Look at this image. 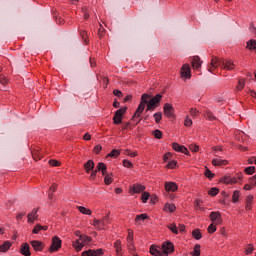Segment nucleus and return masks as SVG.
Returning a JSON list of instances; mask_svg holds the SVG:
<instances>
[{
  "mask_svg": "<svg viewBox=\"0 0 256 256\" xmlns=\"http://www.w3.org/2000/svg\"><path fill=\"white\" fill-rule=\"evenodd\" d=\"M162 99L163 95L161 94H157L154 97L148 94H142L141 102L132 117V120L136 121V125L141 123V113L145 111V106L147 105L146 111H155V109L159 107V103H161Z\"/></svg>",
  "mask_w": 256,
  "mask_h": 256,
  "instance_id": "1",
  "label": "nucleus"
},
{
  "mask_svg": "<svg viewBox=\"0 0 256 256\" xmlns=\"http://www.w3.org/2000/svg\"><path fill=\"white\" fill-rule=\"evenodd\" d=\"M219 67H221V69H226L227 71H233L235 69V64H233L231 60L212 57L210 64L208 65V71L210 73H215V70Z\"/></svg>",
  "mask_w": 256,
  "mask_h": 256,
  "instance_id": "2",
  "label": "nucleus"
},
{
  "mask_svg": "<svg viewBox=\"0 0 256 256\" xmlns=\"http://www.w3.org/2000/svg\"><path fill=\"white\" fill-rule=\"evenodd\" d=\"M174 251H175V247L171 242H166L162 244L161 248L155 245L150 246V253L151 255H154V256H168L169 253H173Z\"/></svg>",
  "mask_w": 256,
  "mask_h": 256,
  "instance_id": "3",
  "label": "nucleus"
},
{
  "mask_svg": "<svg viewBox=\"0 0 256 256\" xmlns=\"http://www.w3.org/2000/svg\"><path fill=\"white\" fill-rule=\"evenodd\" d=\"M127 112V107L120 108L115 112V115L113 117V123L114 125H120V123L123 122V115Z\"/></svg>",
  "mask_w": 256,
  "mask_h": 256,
  "instance_id": "4",
  "label": "nucleus"
},
{
  "mask_svg": "<svg viewBox=\"0 0 256 256\" xmlns=\"http://www.w3.org/2000/svg\"><path fill=\"white\" fill-rule=\"evenodd\" d=\"M61 249V238L54 236L52 238V244L49 248L50 253H54V251H59Z\"/></svg>",
  "mask_w": 256,
  "mask_h": 256,
  "instance_id": "5",
  "label": "nucleus"
},
{
  "mask_svg": "<svg viewBox=\"0 0 256 256\" xmlns=\"http://www.w3.org/2000/svg\"><path fill=\"white\" fill-rule=\"evenodd\" d=\"M243 179V174L238 175V177L225 176L221 179L222 183H228L230 185H235L239 180Z\"/></svg>",
  "mask_w": 256,
  "mask_h": 256,
  "instance_id": "6",
  "label": "nucleus"
},
{
  "mask_svg": "<svg viewBox=\"0 0 256 256\" xmlns=\"http://www.w3.org/2000/svg\"><path fill=\"white\" fill-rule=\"evenodd\" d=\"M181 75L185 79H191V67L189 64H184L181 68Z\"/></svg>",
  "mask_w": 256,
  "mask_h": 256,
  "instance_id": "7",
  "label": "nucleus"
},
{
  "mask_svg": "<svg viewBox=\"0 0 256 256\" xmlns=\"http://www.w3.org/2000/svg\"><path fill=\"white\" fill-rule=\"evenodd\" d=\"M172 148L174 151H177L178 153H184L185 155H189V150L183 145H179V143L174 142L172 144Z\"/></svg>",
  "mask_w": 256,
  "mask_h": 256,
  "instance_id": "8",
  "label": "nucleus"
},
{
  "mask_svg": "<svg viewBox=\"0 0 256 256\" xmlns=\"http://www.w3.org/2000/svg\"><path fill=\"white\" fill-rule=\"evenodd\" d=\"M103 255V249H97V250H86L82 252V256H101Z\"/></svg>",
  "mask_w": 256,
  "mask_h": 256,
  "instance_id": "9",
  "label": "nucleus"
},
{
  "mask_svg": "<svg viewBox=\"0 0 256 256\" xmlns=\"http://www.w3.org/2000/svg\"><path fill=\"white\" fill-rule=\"evenodd\" d=\"M212 165H214V167H223L227 165V160L221 159L220 156H216V158L212 159Z\"/></svg>",
  "mask_w": 256,
  "mask_h": 256,
  "instance_id": "10",
  "label": "nucleus"
},
{
  "mask_svg": "<svg viewBox=\"0 0 256 256\" xmlns=\"http://www.w3.org/2000/svg\"><path fill=\"white\" fill-rule=\"evenodd\" d=\"M179 189V186H177V183L175 182H166L165 183V190L169 193H175Z\"/></svg>",
  "mask_w": 256,
  "mask_h": 256,
  "instance_id": "11",
  "label": "nucleus"
},
{
  "mask_svg": "<svg viewBox=\"0 0 256 256\" xmlns=\"http://www.w3.org/2000/svg\"><path fill=\"white\" fill-rule=\"evenodd\" d=\"M209 217L213 223H216V225H220V223H221V213L220 212H211Z\"/></svg>",
  "mask_w": 256,
  "mask_h": 256,
  "instance_id": "12",
  "label": "nucleus"
},
{
  "mask_svg": "<svg viewBox=\"0 0 256 256\" xmlns=\"http://www.w3.org/2000/svg\"><path fill=\"white\" fill-rule=\"evenodd\" d=\"M164 115H166V117H175V114L173 113V106L169 103H166L164 105Z\"/></svg>",
  "mask_w": 256,
  "mask_h": 256,
  "instance_id": "13",
  "label": "nucleus"
},
{
  "mask_svg": "<svg viewBox=\"0 0 256 256\" xmlns=\"http://www.w3.org/2000/svg\"><path fill=\"white\" fill-rule=\"evenodd\" d=\"M38 209H33L28 215V223H35L37 219H39V215L37 214Z\"/></svg>",
  "mask_w": 256,
  "mask_h": 256,
  "instance_id": "14",
  "label": "nucleus"
},
{
  "mask_svg": "<svg viewBox=\"0 0 256 256\" xmlns=\"http://www.w3.org/2000/svg\"><path fill=\"white\" fill-rule=\"evenodd\" d=\"M20 253L24 256H31V248L29 244L23 243L20 248Z\"/></svg>",
  "mask_w": 256,
  "mask_h": 256,
  "instance_id": "15",
  "label": "nucleus"
},
{
  "mask_svg": "<svg viewBox=\"0 0 256 256\" xmlns=\"http://www.w3.org/2000/svg\"><path fill=\"white\" fill-rule=\"evenodd\" d=\"M30 244L32 245L34 251H43V247H44L43 242L33 240L30 242Z\"/></svg>",
  "mask_w": 256,
  "mask_h": 256,
  "instance_id": "16",
  "label": "nucleus"
},
{
  "mask_svg": "<svg viewBox=\"0 0 256 256\" xmlns=\"http://www.w3.org/2000/svg\"><path fill=\"white\" fill-rule=\"evenodd\" d=\"M191 61H192L193 69H199L201 67L202 63H203L201 61V58H199V56L192 57Z\"/></svg>",
  "mask_w": 256,
  "mask_h": 256,
  "instance_id": "17",
  "label": "nucleus"
},
{
  "mask_svg": "<svg viewBox=\"0 0 256 256\" xmlns=\"http://www.w3.org/2000/svg\"><path fill=\"white\" fill-rule=\"evenodd\" d=\"M84 169L86 173H91V171L95 169V162H93V160H88L87 163L84 164Z\"/></svg>",
  "mask_w": 256,
  "mask_h": 256,
  "instance_id": "18",
  "label": "nucleus"
},
{
  "mask_svg": "<svg viewBox=\"0 0 256 256\" xmlns=\"http://www.w3.org/2000/svg\"><path fill=\"white\" fill-rule=\"evenodd\" d=\"M143 191H145V186L141 184H135L134 186L131 187L132 193H143Z\"/></svg>",
  "mask_w": 256,
  "mask_h": 256,
  "instance_id": "19",
  "label": "nucleus"
},
{
  "mask_svg": "<svg viewBox=\"0 0 256 256\" xmlns=\"http://www.w3.org/2000/svg\"><path fill=\"white\" fill-rule=\"evenodd\" d=\"M97 171H101L102 175H107V165L105 163L100 162L97 164Z\"/></svg>",
  "mask_w": 256,
  "mask_h": 256,
  "instance_id": "20",
  "label": "nucleus"
},
{
  "mask_svg": "<svg viewBox=\"0 0 256 256\" xmlns=\"http://www.w3.org/2000/svg\"><path fill=\"white\" fill-rule=\"evenodd\" d=\"M11 249V243L9 241H5L3 245H0V252L5 253Z\"/></svg>",
  "mask_w": 256,
  "mask_h": 256,
  "instance_id": "21",
  "label": "nucleus"
},
{
  "mask_svg": "<svg viewBox=\"0 0 256 256\" xmlns=\"http://www.w3.org/2000/svg\"><path fill=\"white\" fill-rule=\"evenodd\" d=\"M246 48L249 49L250 51L256 52V40H249L247 42Z\"/></svg>",
  "mask_w": 256,
  "mask_h": 256,
  "instance_id": "22",
  "label": "nucleus"
},
{
  "mask_svg": "<svg viewBox=\"0 0 256 256\" xmlns=\"http://www.w3.org/2000/svg\"><path fill=\"white\" fill-rule=\"evenodd\" d=\"M191 255L193 256H201V245L196 244L194 247V251L191 252Z\"/></svg>",
  "mask_w": 256,
  "mask_h": 256,
  "instance_id": "23",
  "label": "nucleus"
},
{
  "mask_svg": "<svg viewBox=\"0 0 256 256\" xmlns=\"http://www.w3.org/2000/svg\"><path fill=\"white\" fill-rule=\"evenodd\" d=\"M105 185H111L113 183V174H106L104 176Z\"/></svg>",
  "mask_w": 256,
  "mask_h": 256,
  "instance_id": "24",
  "label": "nucleus"
},
{
  "mask_svg": "<svg viewBox=\"0 0 256 256\" xmlns=\"http://www.w3.org/2000/svg\"><path fill=\"white\" fill-rule=\"evenodd\" d=\"M252 203H253V196L252 195H249L248 197H247V199H246V209L248 210V211H251V205H252Z\"/></svg>",
  "mask_w": 256,
  "mask_h": 256,
  "instance_id": "25",
  "label": "nucleus"
},
{
  "mask_svg": "<svg viewBox=\"0 0 256 256\" xmlns=\"http://www.w3.org/2000/svg\"><path fill=\"white\" fill-rule=\"evenodd\" d=\"M109 223V216H105L102 220H100L101 229H105Z\"/></svg>",
  "mask_w": 256,
  "mask_h": 256,
  "instance_id": "26",
  "label": "nucleus"
},
{
  "mask_svg": "<svg viewBox=\"0 0 256 256\" xmlns=\"http://www.w3.org/2000/svg\"><path fill=\"white\" fill-rule=\"evenodd\" d=\"M119 155H121V151L117 150V149H113L108 155L107 157H113L114 159H116V157H119Z\"/></svg>",
  "mask_w": 256,
  "mask_h": 256,
  "instance_id": "27",
  "label": "nucleus"
},
{
  "mask_svg": "<svg viewBox=\"0 0 256 256\" xmlns=\"http://www.w3.org/2000/svg\"><path fill=\"white\" fill-rule=\"evenodd\" d=\"M77 209L82 213L83 215H91V210L83 207V206H77Z\"/></svg>",
  "mask_w": 256,
  "mask_h": 256,
  "instance_id": "28",
  "label": "nucleus"
},
{
  "mask_svg": "<svg viewBox=\"0 0 256 256\" xmlns=\"http://www.w3.org/2000/svg\"><path fill=\"white\" fill-rule=\"evenodd\" d=\"M192 235L194 237V239H196L197 241H199V239H201L202 235H201V230L199 229H194L192 231Z\"/></svg>",
  "mask_w": 256,
  "mask_h": 256,
  "instance_id": "29",
  "label": "nucleus"
},
{
  "mask_svg": "<svg viewBox=\"0 0 256 256\" xmlns=\"http://www.w3.org/2000/svg\"><path fill=\"white\" fill-rule=\"evenodd\" d=\"M245 88V79L238 80V86L236 87L237 91H243Z\"/></svg>",
  "mask_w": 256,
  "mask_h": 256,
  "instance_id": "30",
  "label": "nucleus"
},
{
  "mask_svg": "<svg viewBox=\"0 0 256 256\" xmlns=\"http://www.w3.org/2000/svg\"><path fill=\"white\" fill-rule=\"evenodd\" d=\"M57 191V184H52L49 190V199H53V193Z\"/></svg>",
  "mask_w": 256,
  "mask_h": 256,
  "instance_id": "31",
  "label": "nucleus"
},
{
  "mask_svg": "<svg viewBox=\"0 0 256 256\" xmlns=\"http://www.w3.org/2000/svg\"><path fill=\"white\" fill-rule=\"evenodd\" d=\"M246 175H253L255 173V166H249L244 169Z\"/></svg>",
  "mask_w": 256,
  "mask_h": 256,
  "instance_id": "32",
  "label": "nucleus"
},
{
  "mask_svg": "<svg viewBox=\"0 0 256 256\" xmlns=\"http://www.w3.org/2000/svg\"><path fill=\"white\" fill-rule=\"evenodd\" d=\"M73 247L76 251H81L83 249V244L79 241L73 242Z\"/></svg>",
  "mask_w": 256,
  "mask_h": 256,
  "instance_id": "33",
  "label": "nucleus"
},
{
  "mask_svg": "<svg viewBox=\"0 0 256 256\" xmlns=\"http://www.w3.org/2000/svg\"><path fill=\"white\" fill-rule=\"evenodd\" d=\"M165 211H170V213H173L175 209H177L174 204H165L164 206Z\"/></svg>",
  "mask_w": 256,
  "mask_h": 256,
  "instance_id": "34",
  "label": "nucleus"
},
{
  "mask_svg": "<svg viewBox=\"0 0 256 256\" xmlns=\"http://www.w3.org/2000/svg\"><path fill=\"white\" fill-rule=\"evenodd\" d=\"M153 117H154L156 123H160L161 119L163 118V113L157 112L153 115Z\"/></svg>",
  "mask_w": 256,
  "mask_h": 256,
  "instance_id": "35",
  "label": "nucleus"
},
{
  "mask_svg": "<svg viewBox=\"0 0 256 256\" xmlns=\"http://www.w3.org/2000/svg\"><path fill=\"white\" fill-rule=\"evenodd\" d=\"M149 216L147 214H140L136 216V223H139V221H145V219H148Z\"/></svg>",
  "mask_w": 256,
  "mask_h": 256,
  "instance_id": "36",
  "label": "nucleus"
},
{
  "mask_svg": "<svg viewBox=\"0 0 256 256\" xmlns=\"http://www.w3.org/2000/svg\"><path fill=\"white\" fill-rule=\"evenodd\" d=\"M205 177L208 179H213L215 177V174L211 172L208 168H206V171L204 172Z\"/></svg>",
  "mask_w": 256,
  "mask_h": 256,
  "instance_id": "37",
  "label": "nucleus"
},
{
  "mask_svg": "<svg viewBox=\"0 0 256 256\" xmlns=\"http://www.w3.org/2000/svg\"><path fill=\"white\" fill-rule=\"evenodd\" d=\"M233 203H237L239 201V190H235L232 195Z\"/></svg>",
  "mask_w": 256,
  "mask_h": 256,
  "instance_id": "38",
  "label": "nucleus"
},
{
  "mask_svg": "<svg viewBox=\"0 0 256 256\" xmlns=\"http://www.w3.org/2000/svg\"><path fill=\"white\" fill-rule=\"evenodd\" d=\"M213 151H214L215 157H219V155H221V152L223 151V148H221L220 146H217L213 148Z\"/></svg>",
  "mask_w": 256,
  "mask_h": 256,
  "instance_id": "39",
  "label": "nucleus"
},
{
  "mask_svg": "<svg viewBox=\"0 0 256 256\" xmlns=\"http://www.w3.org/2000/svg\"><path fill=\"white\" fill-rule=\"evenodd\" d=\"M80 241H82V243H91V237L80 235Z\"/></svg>",
  "mask_w": 256,
  "mask_h": 256,
  "instance_id": "40",
  "label": "nucleus"
},
{
  "mask_svg": "<svg viewBox=\"0 0 256 256\" xmlns=\"http://www.w3.org/2000/svg\"><path fill=\"white\" fill-rule=\"evenodd\" d=\"M39 231H43V226H41L40 224H37L32 230V233H34V235H37Z\"/></svg>",
  "mask_w": 256,
  "mask_h": 256,
  "instance_id": "41",
  "label": "nucleus"
},
{
  "mask_svg": "<svg viewBox=\"0 0 256 256\" xmlns=\"http://www.w3.org/2000/svg\"><path fill=\"white\" fill-rule=\"evenodd\" d=\"M209 195H211L212 197H215L216 195H218L219 194V189L218 188H211L210 190H209Z\"/></svg>",
  "mask_w": 256,
  "mask_h": 256,
  "instance_id": "42",
  "label": "nucleus"
},
{
  "mask_svg": "<svg viewBox=\"0 0 256 256\" xmlns=\"http://www.w3.org/2000/svg\"><path fill=\"white\" fill-rule=\"evenodd\" d=\"M206 119H209V121H215V117L213 116V113L211 111H207L205 114Z\"/></svg>",
  "mask_w": 256,
  "mask_h": 256,
  "instance_id": "43",
  "label": "nucleus"
},
{
  "mask_svg": "<svg viewBox=\"0 0 256 256\" xmlns=\"http://www.w3.org/2000/svg\"><path fill=\"white\" fill-rule=\"evenodd\" d=\"M168 229H170V231H172V233H175V235H177L179 233V230H177V225H175V224H170L168 226Z\"/></svg>",
  "mask_w": 256,
  "mask_h": 256,
  "instance_id": "44",
  "label": "nucleus"
},
{
  "mask_svg": "<svg viewBox=\"0 0 256 256\" xmlns=\"http://www.w3.org/2000/svg\"><path fill=\"white\" fill-rule=\"evenodd\" d=\"M184 125H185V127H191L193 125V120H191V118H189V116H186Z\"/></svg>",
  "mask_w": 256,
  "mask_h": 256,
  "instance_id": "45",
  "label": "nucleus"
},
{
  "mask_svg": "<svg viewBox=\"0 0 256 256\" xmlns=\"http://www.w3.org/2000/svg\"><path fill=\"white\" fill-rule=\"evenodd\" d=\"M7 83H9V80L7 79V77H5V75L1 74L0 75V84L7 85Z\"/></svg>",
  "mask_w": 256,
  "mask_h": 256,
  "instance_id": "46",
  "label": "nucleus"
},
{
  "mask_svg": "<svg viewBox=\"0 0 256 256\" xmlns=\"http://www.w3.org/2000/svg\"><path fill=\"white\" fill-rule=\"evenodd\" d=\"M153 135L156 139H161L163 137V133L161 132V130H155L153 132Z\"/></svg>",
  "mask_w": 256,
  "mask_h": 256,
  "instance_id": "47",
  "label": "nucleus"
},
{
  "mask_svg": "<svg viewBox=\"0 0 256 256\" xmlns=\"http://www.w3.org/2000/svg\"><path fill=\"white\" fill-rule=\"evenodd\" d=\"M123 167H126L127 169H131V167H133V163H131V161L129 160H123Z\"/></svg>",
  "mask_w": 256,
  "mask_h": 256,
  "instance_id": "48",
  "label": "nucleus"
},
{
  "mask_svg": "<svg viewBox=\"0 0 256 256\" xmlns=\"http://www.w3.org/2000/svg\"><path fill=\"white\" fill-rule=\"evenodd\" d=\"M114 247L116 249V252L119 253L121 251V240H117L115 243H114Z\"/></svg>",
  "mask_w": 256,
  "mask_h": 256,
  "instance_id": "49",
  "label": "nucleus"
},
{
  "mask_svg": "<svg viewBox=\"0 0 256 256\" xmlns=\"http://www.w3.org/2000/svg\"><path fill=\"white\" fill-rule=\"evenodd\" d=\"M150 194L149 192H143L142 193V202L145 203L146 201H149Z\"/></svg>",
  "mask_w": 256,
  "mask_h": 256,
  "instance_id": "50",
  "label": "nucleus"
},
{
  "mask_svg": "<svg viewBox=\"0 0 256 256\" xmlns=\"http://www.w3.org/2000/svg\"><path fill=\"white\" fill-rule=\"evenodd\" d=\"M189 149H190V151H192L193 153H197V151H199V146L196 145V144H191V145L189 146Z\"/></svg>",
  "mask_w": 256,
  "mask_h": 256,
  "instance_id": "51",
  "label": "nucleus"
},
{
  "mask_svg": "<svg viewBox=\"0 0 256 256\" xmlns=\"http://www.w3.org/2000/svg\"><path fill=\"white\" fill-rule=\"evenodd\" d=\"M215 231H217V227L214 224H210L208 226V233H215Z\"/></svg>",
  "mask_w": 256,
  "mask_h": 256,
  "instance_id": "52",
  "label": "nucleus"
},
{
  "mask_svg": "<svg viewBox=\"0 0 256 256\" xmlns=\"http://www.w3.org/2000/svg\"><path fill=\"white\" fill-rule=\"evenodd\" d=\"M49 165H51V167H59L61 163L57 160H49Z\"/></svg>",
  "mask_w": 256,
  "mask_h": 256,
  "instance_id": "53",
  "label": "nucleus"
},
{
  "mask_svg": "<svg viewBox=\"0 0 256 256\" xmlns=\"http://www.w3.org/2000/svg\"><path fill=\"white\" fill-rule=\"evenodd\" d=\"M177 165V162L172 160L167 164L168 169H175V166Z\"/></svg>",
  "mask_w": 256,
  "mask_h": 256,
  "instance_id": "54",
  "label": "nucleus"
},
{
  "mask_svg": "<svg viewBox=\"0 0 256 256\" xmlns=\"http://www.w3.org/2000/svg\"><path fill=\"white\" fill-rule=\"evenodd\" d=\"M190 115H191L192 117H197V115H199V111L196 110L195 108H191V109H190Z\"/></svg>",
  "mask_w": 256,
  "mask_h": 256,
  "instance_id": "55",
  "label": "nucleus"
},
{
  "mask_svg": "<svg viewBox=\"0 0 256 256\" xmlns=\"http://www.w3.org/2000/svg\"><path fill=\"white\" fill-rule=\"evenodd\" d=\"M127 239H128L129 245H131V243H133V231H129V232H128V237H127Z\"/></svg>",
  "mask_w": 256,
  "mask_h": 256,
  "instance_id": "56",
  "label": "nucleus"
},
{
  "mask_svg": "<svg viewBox=\"0 0 256 256\" xmlns=\"http://www.w3.org/2000/svg\"><path fill=\"white\" fill-rule=\"evenodd\" d=\"M93 225L97 227V229H101V220L94 219Z\"/></svg>",
  "mask_w": 256,
  "mask_h": 256,
  "instance_id": "57",
  "label": "nucleus"
},
{
  "mask_svg": "<svg viewBox=\"0 0 256 256\" xmlns=\"http://www.w3.org/2000/svg\"><path fill=\"white\" fill-rule=\"evenodd\" d=\"M125 155H128V157H137V152H131L130 150H126Z\"/></svg>",
  "mask_w": 256,
  "mask_h": 256,
  "instance_id": "58",
  "label": "nucleus"
},
{
  "mask_svg": "<svg viewBox=\"0 0 256 256\" xmlns=\"http://www.w3.org/2000/svg\"><path fill=\"white\" fill-rule=\"evenodd\" d=\"M97 173H99V170H97L96 166V169L90 174V179H95V177H97Z\"/></svg>",
  "mask_w": 256,
  "mask_h": 256,
  "instance_id": "59",
  "label": "nucleus"
},
{
  "mask_svg": "<svg viewBox=\"0 0 256 256\" xmlns=\"http://www.w3.org/2000/svg\"><path fill=\"white\" fill-rule=\"evenodd\" d=\"M101 145H97L94 147V152L96 153V155H99V153H101Z\"/></svg>",
  "mask_w": 256,
  "mask_h": 256,
  "instance_id": "60",
  "label": "nucleus"
},
{
  "mask_svg": "<svg viewBox=\"0 0 256 256\" xmlns=\"http://www.w3.org/2000/svg\"><path fill=\"white\" fill-rule=\"evenodd\" d=\"M251 253H253V246L248 245L246 248V255H251Z\"/></svg>",
  "mask_w": 256,
  "mask_h": 256,
  "instance_id": "61",
  "label": "nucleus"
},
{
  "mask_svg": "<svg viewBox=\"0 0 256 256\" xmlns=\"http://www.w3.org/2000/svg\"><path fill=\"white\" fill-rule=\"evenodd\" d=\"M122 129H123L124 131H127V129H131V122H127V123L122 127Z\"/></svg>",
  "mask_w": 256,
  "mask_h": 256,
  "instance_id": "62",
  "label": "nucleus"
},
{
  "mask_svg": "<svg viewBox=\"0 0 256 256\" xmlns=\"http://www.w3.org/2000/svg\"><path fill=\"white\" fill-rule=\"evenodd\" d=\"M113 93L116 97H123V93L119 90H114Z\"/></svg>",
  "mask_w": 256,
  "mask_h": 256,
  "instance_id": "63",
  "label": "nucleus"
},
{
  "mask_svg": "<svg viewBox=\"0 0 256 256\" xmlns=\"http://www.w3.org/2000/svg\"><path fill=\"white\" fill-rule=\"evenodd\" d=\"M251 185H256V175L250 178Z\"/></svg>",
  "mask_w": 256,
  "mask_h": 256,
  "instance_id": "64",
  "label": "nucleus"
}]
</instances>
